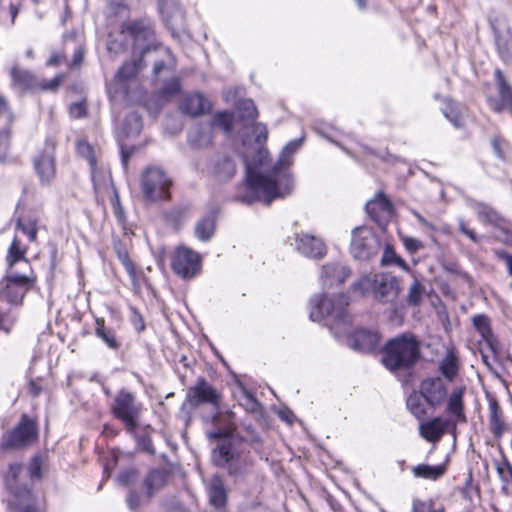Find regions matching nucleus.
Segmentation results:
<instances>
[{"label":"nucleus","instance_id":"obj_6","mask_svg":"<svg viewBox=\"0 0 512 512\" xmlns=\"http://www.w3.org/2000/svg\"><path fill=\"white\" fill-rule=\"evenodd\" d=\"M23 467L21 464L13 463L9 465V469L5 475V485L12 494L9 501L10 506L16 512H41L35 504V498L26 486L19 484L18 478Z\"/></svg>","mask_w":512,"mask_h":512},{"label":"nucleus","instance_id":"obj_48","mask_svg":"<svg viewBox=\"0 0 512 512\" xmlns=\"http://www.w3.org/2000/svg\"><path fill=\"white\" fill-rule=\"evenodd\" d=\"M0 119H3L5 128L10 126L14 120L9 103L2 95H0Z\"/></svg>","mask_w":512,"mask_h":512},{"label":"nucleus","instance_id":"obj_37","mask_svg":"<svg viewBox=\"0 0 512 512\" xmlns=\"http://www.w3.org/2000/svg\"><path fill=\"white\" fill-rule=\"evenodd\" d=\"M414 278L413 282L408 288V293L406 297V302L410 306H419L423 300L425 294V286L418 280L414 273H412Z\"/></svg>","mask_w":512,"mask_h":512},{"label":"nucleus","instance_id":"obj_22","mask_svg":"<svg viewBox=\"0 0 512 512\" xmlns=\"http://www.w3.org/2000/svg\"><path fill=\"white\" fill-rule=\"evenodd\" d=\"M181 111L191 116H199L210 112L211 102L201 93L186 95L180 104Z\"/></svg>","mask_w":512,"mask_h":512},{"label":"nucleus","instance_id":"obj_40","mask_svg":"<svg viewBox=\"0 0 512 512\" xmlns=\"http://www.w3.org/2000/svg\"><path fill=\"white\" fill-rule=\"evenodd\" d=\"M142 130V121L138 114L130 113L125 117L123 133L127 136H137Z\"/></svg>","mask_w":512,"mask_h":512},{"label":"nucleus","instance_id":"obj_54","mask_svg":"<svg viewBox=\"0 0 512 512\" xmlns=\"http://www.w3.org/2000/svg\"><path fill=\"white\" fill-rule=\"evenodd\" d=\"M180 91V82L178 79H172L164 85L161 92L165 97H173Z\"/></svg>","mask_w":512,"mask_h":512},{"label":"nucleus","instance_id":"obj_3","mask_svg":"<svg viewBox=\"0 0 512 512\" xmlns=\"http://www.w3.org/2000/svg\"><path fill=\"white\" fill-rule=\"evenodd\" d=\"M420 357V345L412 335L391 339L385 347L382 362L390 371H405L412 368Z\"/></svg>","mask_w":512,"mask_h":512},{"label":"nucleus","instance_id":"obj_64","mask_svg":"<svg viewBox=\"0 0 512 512\" xmlns=\"http://www.w3.org/2000/svg\"><path fill=\"white\" fill-rule=\"evenodd\" d=\"M444 115H445V117H446V118H447L451 123H453V125H454L455 127H457V128H458V127H460V126H461V120H460V118H459L457 115H455L452 111H451L450 113H448V112H446V111H445V112H444Z\"/></svg>","mask_w":512,"mask_h":512},{"label":"nucleus","instance_id":"obj_62","mask_svg":"<svg viewBox=\"0 0 512 512\" xmlns=\"http://www.w3.org/2000/svg\"><path fill=\"white\" fill-rule=\"evenodd\" d=\"M127 504L133 510L139 505V495L137 492L131 491L127 497Z\"/></svg>","mask_w":512,"mask_h":512},{"label":"nucleus","instance_id":"obj_17","mask_svg":"<svg viewBox=\"0 0 512 512\" xmlns=\"http://www.w3.org/2000/svg\"><path fill=\"white\" fill-rule=\"evenodd\" d=\"M420 390L425 402L431 407L440 406L447 398V387L440 377L424 379Z\"/></svg>","mask_w":512,"mask_h":512},{"label":"nucleus","instance_id":"obj_49","mask_svg":"<svg viewBox=\"0 0 512 512\" xmlns=\"http://www.w3.org/2000/svg\"><path fill=\"white\" fill-rule=\"evenodd\" d=\"M10 132L7 128L0 131V163L6 160L9 147Z\"/></svg>","mask_w":512,"mask_h":512},{"label":"nucleus","instance_id":"obj_10","mask_svg":"<svg viewBox=\"0 0 512 512\" xmlns=\"http://www.w3.org/2000/svg\"><path fill=\"white\" fill-rule=\"evenodd\" d=\"M38 436L36 422L26 414L21 416L19 423L2 436L1 449H23L32 445Z\"/></svg>","mask_w":512,"mask_h":512},{"label":"nucleus","instance_id":"obj_61","mask_svg":"<svg viewBox=\"0 0 512 512\" xmlns=\"http://www.w3.org/2000/svg\"><path fill=\"white\" fill-rule=\"evenodd\" d=\"M412 512H439V511L438 510L430 511V507L426 503L419 501V500H414Z\"/></svg>","mask_w":512,"mask_h":512},{"label":"nucleus","instance_id":"obj_59","mask_svg":"<svg viewBox=\"0 0 512 512\" xmlns=\"http://www.w3.org/2000/svg\"><path fill=\"white\" fill-rule=\"evenodd\" d=\"M69 112L73 118H81L85 115L86 107L82 102L72 103Z\"/></svg>","mask_w":512,"mask_h":512},{"label":"nucleus","instance_id":"obj_31","mask_svg":"<svg viewBox=\"0 0 512 512\" xmlns=\"http://www.w3.org/2000/svg\"><path fill=\"white\" fill-rule=\"evenodd\" d=\"M251 131L254 136L256 151L254 162L257 165H262L268 154V151L264 148V144L268 137V131L266 126L262 123H254L251 127Z\"/></svg>","mask_w":512,"mask_h":512},{"label":"nucleus","instance_id":"obj_45","mask_svg":"<svg viewBox=\"0 0 512 512\" xmlns=\"http://www.w3.org/2000/svg\"><path fill=\"white\" fill-rule=\"evenodd\" d=\"M25 259V251L20 249V241L15 237L8 250L7 262L10 268L14 266L16 262Z\"/></svg>","mask_w":512,"mask_h":512},{"label":"nucleus","instance_id":"obj_57","mask_svg":"<svg viewBox=\"0 0 512 512\" xmlns=\"http://www.w3.org/2000/svg\"><path fill=\"white\" fill-rule=\"evenodd\" d=\"M397 257H398V255L396 254L394 249L392 247H390L389 245H387L385 247L383 256L381 258V263H382V265L393 264Z\"/></svg>","mask_w":512,"mask_h":512},{"label":"nucleus","instance_id":"obj_28","mask_svg":"<svg viewBox=\"0 0 512 512\" xmlns=\"http://www.w3.org/2000/svg\"><path fill=\"white\" fill-rule=\"evenodd\" d=\"M365 209L374 221L380 222L382 219L388 218L391 215L392 205L390 201L380 193L376 198L367 202Z\"/></svg>","mask_w":512,"mask_h":512},{"label":"nucleus","instance_id":"obj_8","mask_svg":"<svg viewBox=\"0 0 512 512\" xmlns=\"http://www.w3.org/2000/svg\"><path fill=\"white\" fill-rule=\"evenodd\" d=\"M113 415L125 425L128 432H134L138 427L142 404L134 393L127 390L119 391L111 405Z\"/></svg>","mask_w":512,"mask_h":512},{"label":"nucleus","instance_id":"obj_9","mask_svg":"<svg viewBox=\"0 0 512 512\" xmlns=\"http://www.w3.org/2000/svg\"><path fill=\"white\" fill-rule=\"evenodd\" d=\"M172 185L170 177L158 167H148L141 176V190L148 201L168 200Z\"/></svg>","mask_w":512,"mask_h":512},{"label":"nucleus","instance_id":"obj_38","mask_svg":"<svg viewBox=\"0 0 512 512\" xmlns=\"http://www.w3.org/2000/svg\"><path fill=\"white\" fill-rule=\"evenodd\" d=\"M166 481V474L162 470H152L145 479L144 485L148 496L151 497Z\"/></svg>","mask_w":512,"mask_h":512},{"label":"nucleus","instance_id":"obj_41","mask_svg":"<svg viewBox=\"0 0 512 512\" xmlns=\"http://www.w3.org/2000/svg\"><path fill=\"white\" fill-rule=\"evenodd\" d=\"M440 371L442 375L448 380L452 381L458 373L457 358L449 353L440 364Z\"/></svg>","mask_w":512,"mask_h":512},{"label":"nucleus","instance_id":"obj_13","mask_svg":"<svg viewBox=\"0 0 512 512\" xmlns=\"http://www.w3.org/2000/svg\"><path fill=\"white\" fill-rule=\"evenodd\" d=\"M380 249L378 237L367 227H357L352 233L351 253L354 258L368 260Z\"/></svg>","mask_w":512,"mask_h":512},{"label":"nucleus","instance_id":"obj_23","mask_svg":"<svg viewBox=\"0 0 512 512\" xmlns=\"http://www.w3.org/2000/svg\"><path fill=\"white\" fill-rule=\"evenodd\" d=\"M493 464L501 482V491L506 496H512V463L501 451L500 458L495 459Z\"/></svg>","mask_w":512,"mask_h":512},{"label":"nucleus","instance_id":"obj_44","mask_svg":"<svg viewBox=\"0 0 512 512\" xmlns=\"http://www.w3.org/2000/svg\"><path fill=\"white\" fill-rule=\"evenodd\" d=\"M237 109L239 116L246 120H254L258 114L254 102L250 99L239 101Z\"/></svg>","mask_w":512,"mask_h":512},{"label":"nucleus","instance_id":"obj_11","mask_svg":"<svg viewBox=\"0 0 512 512\" xmlns=\"http://www.w3.org/2000/svg\"><path fill=\"white\" fill-rule=\"evenodd\" d=\"M122 31L134 40V48L138 49L142 56L152 49L157 48L154 41V29L147 19H140L123 24Z\"/></svg>","mask_w":512,"mask_h":512},{"label":"nucleus","instance_id":"obj_46","mask_svg":"<svg viewBox=\"0 0 512 512\" xmlns=\"http://www.w3.org/2000/svg\"><path fill=\"white\" fill-rule=\"evenodd\" d=\"M138 69V63L135 61L124 63L118 70L116 78L118 81H126L135 76Z\"/></svg>","mask_w":512,"mask_h":512},{"label":"nucleus","instance_id":"obj_14","mask_svg":"<svg viewBox=\"0 0 512 512\" xmlns=\"http://www.w3.org/2000/svg\"><path fill=\"white\" fill-rule=\"evenodd\" d=\"M32 284V278H29L26 275L10 273L0 283V296L10 304H21L25 294Z\"/></svg>","mask_w":512,"mask_h":512},{"label":"nucleus","instance_id":"obj_16","mask_svg":"<svg viewBox=\"0 0 512 512\" xmlns=\"http://www.w3.org/2000/svg\"><path fill=\"white\" fill-rule=\"evenodd\" d=\"M55 148V141L52 138H48L43 153L34 159L35 171L43 185L50 184L55 177Z\"/></svg>","mask_w":512,"mask_h":512},{"label":"nucleus","instance_id":"obj_51","mask_svg":"<svg viewBox=\"0 0 512 512\" xmlns=\"http://www.w3.org/2000/svg\"><path fill=\"white\" fill-rule=\"evenodd\" d=\"M402 242L406 250L411 254L416 253L420 249L424 248V244L420 240L413 237L405 236L402 238Z\"/></svg>","mask_w":512,"mask_h":512},{"label":"nucleus","instance_id":"obj_4","mask_svg":"<svg viewBox=\"0 0 512 512\" xmlns=\"http://www.w3.org/2000/svg\"><path fill=\"white\" fill-rule=\"evenodd\" d=\"M212 461L216 466L225 468L235 479H241L249 473L251 462L248 455L231 438H221L212 452Z\"/></svg>","mask_w":512,"mask_h":512},{"label":"nucleus","instance_id":"obj_7","mask_svg":"<svg viewBox=\"0 0 512 512\" xmlns=\"http://www.w3.org/2000/svg\"><path fill=\"white\" fill-rule=\"evenodd\" d=\"M222 396L210 383L204 378H198L195 385L190 387L186 393L185 400L181 406V412L187 417L201 405L208 404L214 408H219Z\"/></svg>","mask_w":512,"mask_h":512},{"label":"nucleus","instance_id":"obj_47","mask_svg":"<svg viewBox=\"0 0 512 512\" xmlns=\"http://www.w3.org/2000/svg\"><path fill=\"white\" fill-rule=\"evenodd\" d=\"M17 229L21 230L23 234L27 235L31 242L36 240L37 228L36 223L30 219H20L17 223Z\"/></svg>","mask_w":512,"mask_h":512},{"label":"nucleus","instance_id":"obj_2","mask_svg":"<svg viewBox=\"0 0 512 512\" xmlns=\"http://www.w3.org/2000/svg\"><path fill=\"white\" fill-rule=\"evenodd\" d=\"M348 297L339 294L333 298L326 294L315 295L310 300V319L324 321L336 337L348 336V345L359 352L373 351L379 342L376 332L364 328L351 331L352 317L348 313Z\"/></svg>","mask_w":512,"mask_h":512},{"label":"nucleus","instance_id":"obj_12","mask_svg":"<svg viewBox=\"0 0 512 512\" xmlns=\"http://www.w3.org/2000/svg\"><path fill=\"white\" fill-rule=\"evenodd\" d=\"M489 25L494 34V42L499 57L512 64V30L502 15L489 16Z\"/></svg>","mask_w":512,"mask_h":512},{"label":"nucleus","instance_id":"obj_30","mask_svg":"<svg viewBox=\"0 0 512 512\" xmlns=\"http://www.w3.org/2000/svg\"><path fill=\"white\" fill-rule=\"evenodd\" d=\"M495 81L500 101L498 103H495L493 108L496 111H501L505 108H510L512 111V88L506 81L502 71L499 69L495 71Z\"/></svg>","mask_w":512,"mask_h":512},{"label":"nucleus","instance_id":"obj_50","mask_svg":"<svg viewBox=\"0 0 512 512\" xmlns=\"http://www.w3.org/2000/svg\"><path fill=\"white\" fill-rule=\"evenodd\" d=\"M77 151L80 155L86 158L92 167L95 165V158L93 156L92 147L85 141H79L77 143Z\"/></svg>","mask_w":512,"mask_h":512},{"label":"nucleus","instance_id":"obj_1","mask_svg":"<svg viewBox=\"0 0 512 512\" xmlns=\"http://www.w3.org/2000/svg\"><path fill=\"white\" fill-rule=\"evenodd\" d=\"M302 139L290 141L282 150L278 161L268 173L255 171L250 163L246 165L247 191L237 199L244 204L261 201L270 205L275 199H282L292 193L293 178L289 172L291 157L300 148Z\"/></svg>","mask_w":512,"mask_h":512},{"label":"nucleus","instance_id":"obj_42","mask_svg":"<svg viewBox=\"0 0 512 512\" xmlns=\"http://www.w3.org/2000/svg\"><path fill=\"white\" fill-rule=\"evenodd\" d=\"M424 402L421 392L419 394L413 393L407 399V407L415 417L421 418L426 413Z\"/></svg>","mask_w":512,"mask_h":512},{"label":"nucleus","instance_id":"obj_32","mask_svg":"<svg viewBox=\"0 0 512 512\" xmlns=\"http://www.w3.org/2000/svg\"><path fill=\"white\" fill-rule=\"evenodd\" d=\"M489 425L495 437H501L504 433V421L498 401L494 398L489 400Z\"/></svg>","mask_w":512,"mask_h":512},{"label":"nucleus","instance_id":"obj_18","mask_svg":"<svg viewBox=\"0 0 512 512\" xmlns=\"http://www.w3.org/2000/svg\"><path fill=\"white\" fill-rule=\"evenodd\" d=\"M295 246L306 257L318 259L326 254V246L322 239L308 233L296 234Z\"/></svg>","mask_w":512,"mask_h":512},{"label":"nucleus","instance_id":"obj_33","mask_svg":"<svg viewBox=\"0 0 512 512\" xmlns=\"http://www.w3.org/2000/svg\"><path fill=\"white\" fill-rule=\"evenodd\" d=\"M95 334L105 342L108 348L115 351L120 348V343L116 339L114 331L105 327V321L103 318H98L96 320Z\"/></svg>","mask_w":512,"mask_h":512},{"label":"nucleus","instance_id":"obj_53","mask_svg":"<svg viewBox=\"0 0 512 512\" xmlns=\"http://www.w3.org/2000/svg\"><path fill=\"white\" fill-rule=\"evenodd\" d=\"M43 458L35 456L30 462L29 473L32 478H40L42 476Z\"/></svg>","mask_w":512,"mask_h":512},{"label":"nucleus","instance_id":"obj_29","mask_svg":"<svg viewBox=\"0 0 512 512\" xmlns=\"http://www.w3.org/2000/svg\"><path fill=\"white\" fill-rule=\"evenodd\" d=\"M212 140L213 132L210 125L198 124L188 134L189 144L196 149L209 147L212 144Z\"/></svg>","mask_w":512,"mask_h":512},{"label":"nucleus","instance_id":"obj_43","mask_svg":"<svg viewBox=\"0 0 512 512\" xmlns=\"http://www.w3.org/2000/svg\"><path fill=\"white\" fill-rule=\"evenodd\" d=\"M241 392L242 396L240 399V405L248 412H259L261 405L258 400L244 387L241 388Z\"/></svg>","mask_w":512,"mask_h":512},{"label":"nucleus","instance_id":"obj_26","mask_svg":"<svg viewBox=\"0 0 512 512\" xmlns=\"http://www.w3.org/2000/svg\"><path fill=\"white\" fill-rule=\"evenodd\" d=\"M207 492L210 504L216 508L221 509L226 505L227 490L223 479L219 475H214L207 484Z\"/></svg>","mask_w":512,"mask_h":512},{"label":"nucleus","instance_id":"obj_36","mask_svg":"<svg viewBox=\"0 0 512 512\" xmlns=\"http://www.w3.org/2000/svg\"><path fill=\"white\" fill-rule=\"evenodd\" d=\"M215 220L211 215L203 217L195 227V235L201 241H208L214 234Z\"/></svg>","mask_w":512,"mask_h":512},{"label":"nucleus","instance_id":"obj_63","mask_svg":"<svg viewBox=\"0 0 512 512\" xmlns=\"http://www.w3.org/2000/svg\"><path fill=\"white\" fill-rule=\"evenodd\" d=\"M83 58H84V51L81 47H79L74 53L72 66H75V67L79 66L82 63Z\"/></svg>","mask_w":512,"mask_h":512},{"label":"nucleus","instance_id":"obj_34","mask_svg":"<svg viewBox=\"0 0 512 512\" xmlns=\"http://www.w3.org/2000/svg\"><path fill=\"white\" fill-rule=\"evenodd\" d=\"M473 325L486 343L492 347L494 337L491 330L490 319L487 315L478 314L472 318Z\"/></svg>","mask_w":512,"mask_h":512},{"label":"nucleus","instance_id":"obj_15","mask_svg":"<svg viewBox=\"0 0 512 512\" xmlns=\"http://www.w3.org/2000/svg\"><path fill=\"white\" fill-rule=\"evenodd\" d=\"M201 268V260L198 253L191 249L180 247L172 258L173 271L184 279L193 278Z\"/></svg>","mask_w":512,"mask_h":512},{"label":"nucleus","instance_id":"obj_39","mask_svg":"<svg viewBox=\"0 0 512 512\" xmlns=\"http://www.w3.org/2000/svg\"><path fill=\"white\" fill-rule=\"evenodd\" d=\"M206 125L211 126L212 132L214 128H219L225 133H230L233 129V116L226 111L218 112L213 116L211 122Z\"/></svg>","mask_w":512,"mask_h":512},{"label":"nucleus","instance_id":"obj_52","mask_svg":"<svg viewBox=\"0 0 512 512\" xmlns=\"http://www.w3.org/2000/svg\"><path fill=\"white\" fill-rule=\"evenodd\" d=\"M136 476H137L136 470L126 469V470L122 471L121 473H119V475L117 476V482L121 486H127L136 480Z\"/></svg>","mask_w":512,"mask_h":512},{"label":"nucleus","instance_id":"obj_24","mask_svg":"<svg viewBox=\"0 0 512 512\" xmlns=\"http://www.w3.org/2000/svg\"><path fill=\"white\" fill-rule=\"evenodd\" d=\"M350 270L340 263H328L322 267L321 281L324 286L343 283L349 276Z\"/></svg>","mask_w":512,"mask_h":512},{"label":"nucleus","instance_id":"obj_5","mask_svg":"<svg viewBox=\"0 0 512 512\" xmlns=\"http://www.w3.org/2000/svg\"><path fill=\"white\" fill-rule=\"evenodd\" d=\"M352 287L361 295L372 292L375 299L383 303L393 302L400 291L398 279L388 273L364 276Z\"/></svg>","mask_w":512,"mask_h":512},{"label":"nucleus","instance_id":"obj_60","mask_svg":"<svg viewBox=\"0 0 512 512\" xmlns=\"http://www.w3.org/2000/svg\"><path fill=\"white\" fill-rule=\"evenodd\" d=\"M238 512H270L267 507L260 503H251L243 505L239 508Z\"/></svg>","mask_w":512,"mask_h":512},{"label":"nucleus","instance_id":"obj_27","mask_svg":"<svg viewBox=\"0 0 512 512\" xmlns=\"http://www.w3.org/2000/svg\"><path fill=\"white\" fill-rule=\"evenodd\" d=\"M465 390V387L455 388L447 399L446 411L453 417L455 423L467 421L463 402Z\"/></svg>","mask_w":512,"mask_h":512},{"label":"nucleus","instance_id":"obj_56","mask_svg":"<svg viewBox=\"0 0 512 512\" xmlns=\"http://www.w3.org/2000/svg\"><path fill=\"white\" fill-rule=\"evenodd\" d=\"M494 254L499 260L505 262L507 266V271L509 275L512 276V255L506 252L505 250L500 249L494 250Z\"/></svg>","mask_w":512,"mask_h":512},{"label":"nucleus","instance_id":"obj_20","mask_svg":"<svg viewBox=\"0 0 512 512\" xmlns=\"http://www.w3.org/2000/svg\"><path fill=\"white\" fill-rule=\"evenodd\" d=\"M471 208L476 213L478 220L483 224H488L501 231H506V226L509 224L508 220L491 205L484 202L473 201Z\"/></svg>","mask_w":512,"mask_h":512},{"label":"nucleus","instance_id":"obj_25","mask_svg":"<svg viewBox=\"0 0 512 512\" xmlns=\"http://www.w3.org/2000/svg\"><path fill=\"white\" fill-rule=\"evenodd\" d=\"M11 84L14 89L24 92L33 90L37 87V81L35 75L25 69L14 65L10 70Z\"/></svg>","mask_w":512,"mask_h":512},{"label":"nucleus","instance_id":"obj_35","mask_svg":"<svg viewBox=\"0 0 512 512\" xmlns=\"http://www.w3.org/2000/svg\"><path fill=\"white\" fill-rule=\"evenodd\" d=\"M412 472L417 478H425L430 480L439 479L444 473V466H430L426 464H420L412 468Z\"/></svg>","mask_w":512,"mask_h":512},{"label":"nucleus","instance_id":"obj_19","mask_svg":"<svg viewBox=\"0 0 512 512\" xmlns=\"http://www.w3.org/2000/svg\"><path fill=\"white\" fill-rule=\"evenodd\" d=\"M450 429H456V423L453 420L434 417L420 425V435L429 442H437Z\"/></svg>","mask_w":512,"mask_h":512},{"label":"nucleus","instance_id":"obj_55","mask_svg":"<svg viewBox=\"0 0 512 512\" xmlns=\"http://www.w3.org/2000/svg\"><path fill=\"white\" fill-rule=\"evenodd\" d=\"M64 75L60 74L55 76L51 80H43L40 84V87L42 90H49V91H55L59 85L63 82Z\"/></svg>","mask_w":512,"mask_h":512},{"label":"nucleus","instance_id":"obj_58","mask_svg":"<svg viewBox=\"0 0 512 512\" xmlns=\"http://www.w3.org/2000/svg\"><path fill=\"white\" fill-rule=\"evenodd\" d=\"M492 147L499 158H504V147H505V140L500 136H495L492 139Z\"/></svg>","mask_w":512,"mask_h":512},{"label":"nucleus","instance_id":"obj_21","mask_svg":"<svg viewBox=\"0 0 512 512\" xmlns=\"http://www.w3.org/2000/svg\"><path fill=\"white\" fill-rule=\"evenodd\" d=\"M209 171L219 181H227L235 175L236 163L232 157L218 154L211 160Z\"/></svg>","mask_w":512,"mask_h":512}]
</instances>
